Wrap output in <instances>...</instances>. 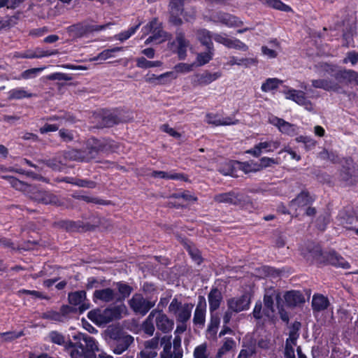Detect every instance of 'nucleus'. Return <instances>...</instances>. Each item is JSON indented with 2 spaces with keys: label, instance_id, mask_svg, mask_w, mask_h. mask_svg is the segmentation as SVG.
<instances>
[{
  "label": "nucleus",
  "instance_id": "obj_1",
  "mask_svg": "<svg viewBox=\"0 0 358 358\" xmlns=\"http://www.w3.org/2000/svg\"><path fill=\"white\" fill-rule=\"evenodd\" d=\"M73 338L75 342L69 341L66 345L67 348H73L70 352L71 358H95V353L99 351V348L93 337L78 333Z\"/></svg>",
  "mask_w": 358,
  "mask_h": 358
},
{
  "label": "nucleus",
  "instance_id": "obj_2",
  "mask_svg": "<svg viewBox=\"0 0 358 358\" xmlns=\"http://www.w3.org/2000/svg\"><path fill=\"white\" fill-rule=\"evenodd\" d=\"M124 306H117L103 310H94L88 313V317L98 324H105L114 320L120 318Z\"/></svg>",
  "mask_w": 358,
  "mask_h": 358
},
{
  "label": "nucleus",
  "instance_id": "obj_3",
  "mask_svg": "<svg viewBox=\"0 0 358 358\" xmlns=\"http://www.w3.org/2000/svg\"><path fill=\"white\" fill-rule=\"evenodd\" d=\"M327 72L332 76L333 83L337 84L339 87V92L342 90L343 85L355 83L358 85V73L354 70L345 69H334L328 66Z\"/></svg>",
  "mask_w": 358,
  "mask_h": 358
},
{
  "label": "nucleus",
  "instance_id": "obj_4",
  "mask_svg": "<svg viewBox=\"0 0 358 358\" xmlns=\"http://www.w3.org/2000/svg\"><path fill=\"white\" fill-rule=\"evenodd\" d=\"M193 308V303H182L177 298H173L169 306V312L175 316L178 322L185 324L191 317Z\"/></svg>",
  "mask_w": 358,
  "mask_h": 358
},
{
  "label": "nucleus",
  "instance_id": "obj_5",
  "mask_svg": "<svg viewBox=\"0 0 358 358\" xmlns=\"http://www.w3.org/2000/svg\"><path fill=\"white\" fill-rule=\"evenodd\" d=\"M274 301H276L277 306H279L282 301L281 292L273 287H266L264 295V313L268 318H271L275 312Z\"/></svg>",
  "mask_w": 358,
  "mask_h": 358
},
{
  "label": "nucleus",
  "instance_id": "obj_6",
  "mask_svg": "<svg viewBox=\"0 0 358 358\" xmlns=\"http://www.w3.org/2000/svg\"><path fill=\"white\" fill-rule=\"evenodd\" d=\"M339 181L345 186H350L356 182L357 179V169L351 159H346L340 170Z\"/></svg>",
  "mask_w": 358,
  "mask_h": 358
},
{
  "label": "nucleus",
  "instance_id": "obj_7",
  "mask_svg": "<svg viewBox=\"0 0 358 358\" xmlns=\"http://www.w3.org/2000/svg\"><path fill=\"white\" fill-rule=\"evenodd\" d=\"M128 303L135 313L141 315H145L155 305V301L147 300L140 294H134Z\"/></svg>",
  "mask_w": 358,
  "mask_h": 358
},
{
  "label": "nucleus",
  "instance_id": "obj_8",
  "mask_svg": "<svg viewBox=\"0 0 358 358\" xmlns=\"http://www.w3.org/2000/svg\"><path fill=\"white\" fill-rule=\"evenodd\" d=\"M110 25L112 24L110 22L103 25H90L78 23L68 27L67 32L73 37L79 38L90 32L101 31L109 27Z\"/></svg>",
  "mask_w": 358,
  "mask_h": 358
},
{
  "label": "nucleus",
  "instance_id": "obj_9",
  "mask_svg": "<svg viewBox=\"0 0 358 358\" xmlns=\"http://www.w3.org/2000/svg\"><path fill=\"white\" fill-rule=\"evenodd\" d=\"M214 201L218 203L244 206L250 202V199L247 195L243 194L229 192L215 195L214 196Z\"/></svg>",
  "mask_w": 358,
  "mask_h": 358
},
{
  "label": "nucleus",
  "instance_id": "obj_10",
  "mask_svg": "<svg viewBox=\"0 0 358 358\" xmlns=\"http://www.w3.org/2000/svg\"><path fill=\"white\" fill-rule=\"evenodd\" d=\"M145 34L151 33L152 38L157 43H160L168 39L170 36L162 29V23L157 18H154L149 24L143 27Z\"/></svg>",
  "mask_w": 358,
  "mask_h": 358
},
{
  "label": "nucleus",
  "instance_id": "obj_11",
  "mask_svg": "<svg viewBox=\"0 0 358 358\" xmlns=\"http://www.w3.org/2000/svg\"><path fill=\"white\" fill-rule=\"evenodd\" d=\"M28 196L38 203L57 206L61 205V202L56 195L46 191L38 189L34 186L31 187V192L29 194Z\"/></svg>",
  "mask_w": 358,
  "mask_h": 358
},
{
  "label": "nucleus",
  "instance_id": "obj_12",
  "mask_svg": "<svg viewBox=\"0 0 358 358\" xmlns=\"http://www.w3.org/2000/svg\"><path fill=\"white\" fill-rule=\"evenodd\" d=\"M280 145V141L278 140H271L268 141H261L256 144L252 148L246 151L247 153L258 157L263 152H273Z\"/></svg>",
  "mask_w": 358,
  "mask_h": 358
},
{
  "label": "nucleus",
  "instance_id": "obj_13",
  "mask_svg": "<svg viewBox=\"0 0 358 358\" xmlns=\"http://www.w3.org/2000/svg\"><path fill=\"white\" fill-rule=\"evenodd\" d=\"M222 76L220 72L210 73L205 71L196 73L192 77V84L194 87L208 85Z\"/></svg>",
  "mask_w": 358,
  "mask_h": 358
},
{
  "label": "nucleus",
  "instance_id": "obj_14",
  "mask_svg": "<svg viewBox=\"0 0 358 358\" xmlns=\"http://www.w3.org/2000/svg\"><path fill=\"white\" fill-rule=\"evenodd\" d=\"M173 44L177 45V53L180 59H184L187 56V50L190 43L185 37V34L180 28H178L176 31V39Z\"/></svg>",
  "mask_w": 358,
  "mask_h": 358
},
{
  "label": "nucleus",
  "instance_id": "obj_15",
  "mask_svg": "<svg viewBox=\"0 0 358 358\" xmlns=\"http://www.w3.org/2000/svg\"><path fill=\"white\" fill-rule=\"evenodd\" d=\"M210 18L213 22L222 23L228 27H239L243 24L237 17L226 13H217Z\"/></svg>",
  "mask_w": 358,
  "mask_h": 358
},
{
  "label": "nucleus",
  "instance_id": "obj_16",
  "mask_svg": "<svg viewBox=\"0 0 358 358\" xmlns=\"http://www.w3.org/2000/svg\"><path fill=\"white\" fill-rule=\"evenodd\" d=\"M287 99L292 100L299 105L303 106L308 110H313V105L307 97L303 91L296 90L294 89L289 90L285 92Z\"/></svg>",
  "mask_w": 358,
  "mask_h": 358
},
{
  "label": "nucleus",
  "instance_id": "obj_17",
  "mask_svg": "<svg viewBox=\"0 0 358 358\" xmlns=\"http://www.w3.org/2000/svg\"><path fill=\"white\" fill-rule=\"evenodd\" d=\"M250 304V298L243 294L239 297H234L227 300V307L235 313L248 310Z\"/></svg>",
  "mask_w": 358,
  "mask_h": 358
},
{
  "label": "nucleus",
  "instance_id": "obj_18",
  "mask_svg": "<svg viewBox=\"0 0 358 358\" xmlns=\"http://www.w3.org/2000/svg\"><path fill=\"white\" fill-rule=\"evenodd\" d=\"M154 320L157 329L163 333H169L173 328V320L169 319L162 310H157Z\"/></svg>",
  "mask_w": 358,
  "mask_h": 358
},
{
  "label": "nucleus",
  "instance_id": "obj_19",
  "mask_svg": "<svg viewBox=\"0 0 358 358\" xmlns=\"http://www.w3.org/2000/svg\"><path fill=\"white\" fill-rule=\"evenodd\" d=\"M198 303L194 310L193 323L199 327H203L206 322V302L203 296H199Z\"/></svg>",
  "mask_w": 358,
  "mask_h": 358
},
{
  "label": "nucleus",
  "instance_id": "obj_20",
  "mask_svg": "<svg viewBox=\"0 0 358 358\" xmlns=\"http://www.w3.org/2000/svg\"><path fill=\"white\" fill-rule=\"evenodd\" d=\"M270 123L277 127L280 132L293 136L297 134V127L295 124L286 122L283 119L272 117L269 119Z\"/></svg>",
  "mask_w": 358,
  "mask_h": 358
},
{
  "label": "nucleus",
  "instance_id": "obj_21",
  "mask_svg": "<svg viewBox=\"0 0 358 358\" xmlns=\"http://www.w3.org/2000/svg\"><path fill=\"white\" fill-rule=\"evenodd\" d=\"M70 304L77 306L80 313L84 312L90 308V304L86 301V292L83 290L71 292L69 294Z\"/></svg>",
  "mask_w": 358,
  "mask_h": 358
},
{
  "label": "nucleus",
  "instance_id": "obj_22",
  "mask_svg": "<svg viewBox=\"0 0 358 358\" xmlns=\"http://www.w3.org/2000/svg\"><path fill=\"white\" fill-rule=\"evenodd\" d=\"M125 121L121 116V113L118 110L105 111L102 115L101 125L106 127H113L115 124Z\"/></svg>",
  "mask_w": 358,
  "mask_h": 358
},
{
  "label": "nucleus",
  "instance_id": "obj_23",
  "mask_svg": "<svg viewBox=\"0 0 358 358\" xmlns=\"http://www.w3.org/2000/svg\"><path fill=\"white\" fill-rule=\"evenodd\" d=\"M208 124L215 126H228L234 125L238 123V120L232 117H226L221 118L218 114L208 113L206 116Z\"/></svg>",
  "mask_w": 358,
  "mask_h": 358
},
{
  "label": "nucleus",
  "instance_id": "obj_24",
  "mask_svg": "<svg viewBox=\"0 0 358 358\" xmlns=\"http://www.w3.org/2000/svg\"><path fill=\"white\" fill-rule=\"evenodd\" d=\"M313 201V199L306 191H302L298 196L289 203V208L292 210H297L300 207H304Z\"/></svg>",
  "mask_w": 358,
  "mask_h": 358
},
{
  "label": "nucleus",
  "instance_id": "obj_25",
  "mask_svg": "<svg viewBox=\"0 0 358 358\" xmlns=\"http://www.w3.org/2000/svg\"><path fill=\"white\" fill-rule=\"evenodd\" d=\"M311 83L315 88L322 89L327 92H339L338 85L333 83L332 79H315L312 80Z\"/></svg>",
  "mask_w": 358,
  "mask_h": 358
},
{
  "label": "nucleus",
  "instance_id": "obj_26",
  "mask_svg": "<svg viewBox=\"0 0 358 358\" xmlns=\"http://www.w3.org/2000/svg\"><path fill=\"white\" fill-rule=\"evenodd\" d=\"M100 152L99 147L96 145V138L90 139L87 144L85 150H83L84 162H89L95 159Z\"/></svg>",
  "mask_w": 358,
  "mask_h": 358
},
{
  "label": "nucleus",
  "instance_id": "obj_27",
  "mask_svg": "<svg viewBox=\"0 0 358 358\" xmlns=\"http://www.w3.org/2000/svg\"><path fill=\"white\" fill-rule=\"evenodd\" d=\"M330 303L327 297L320 294H315L312 298V308L313 312H321L326 310Z\"/></svg>",
  "mask_w": 358,
  "mask_h": 358
},
{
  "label": "nucleus",
  "instance_id": "obj_28",
  "mask_svg": "<svg viewBox=\"0 0 358 358\" xmlns=\"http://www.w3.org/2000/svg\"><path fill=\"white\" fill-rule=\"evenodd\" d=\"M326 260L332 266L348 269L350 267V264L339 254L334 251L330 252L326 256Z\"/></svg>",
  "mask_w": 358,
  "mask_h": 358
},
{
  "label": "nucleus",
  "instance_id": "obj_29",
  "mask_svg": "<svg viewBox=\"0 0 358 358\" xmlns=\"http://www.w3.org/2000/svg\"><path fill=\"white\" fill-rule=\"evenodd\" d=\"M285 301L288 306L294 307L304 302L303 296L299 291H288L284 294Z\"/></svg>",
  "mask_w": 358,
  "mask_h": 358
},
{
  "label": "nucleus",
  "instance_id": "obj_30",
  "mask_svg": "<svg viewBox=\"0 0 358 358\" xmlns=\"http://www.w3.org/2000/svg\"><path fill=\"white\" fill-rule=\"evenodd\" d=\"M93 296L95 300H100L108 303L115 299L116 293L110 288H106L95 290Z\"/></svg>",
  "mask_w": 358,
  "mask_h": 358
},
{
  "label": "nucleus",
  "instance_id": "obj_31",
  "mask_svg": "<svg viewBox=\"0 0 358 358\" xmlns=\"http://www.w3.org/2000/svg\"><path fill=\"white\" fill-rule=\"evenodd\" d=\"M234 165L232 167L234 168V169H237L238 173L239 171H242L245 174L250 173H255L258 171L257 163L255 162L254 161H249L245 162L236 161V162L234 163Z\"/></svg>",
  "mask_w": 358,
  "mask_h": 358
},
{
  "label": "nucleus",
  "instance_id": "obj_32",
  "mask_svg": "<svg viewBox=\"0 0 358 358\" xmlns=\"http://www.w3.org/2000/svg\"><path fill=\"white\" fill-rule=\"evenodd\" d=\"M133 341V337L129 335L120 338L116 341L115 345L113 346V352L117 355L122 354L128 349Z\"/></svg>",
  "mask_w": 358,
  "mask_h": 358
},
{
  "label": "nucleus",
  "instance_id": "obj_33",
  "mask_svg": "<svg viewBox=\"0 0 358 358\" xmlns=\"http://www.w3.org/2000/svg\"><path fill=\"white\" fill-rule=\"evenodd\" d=\"M3 178L6 179L9 184L15 189L23 192L25 194L29 196L31 190V185L22 182L17 178L13 176H3Z\"/></svg>",
  "mask_w": 358,
  "mask_h": 358
},
{
  "label": "nucleus",
  "instance_id": "obj_34",
  "mask_svg": "<svg viewBox=\"0 0 358 358\" xmlns=\"http://www.w3.org/2000/svg\"><path fill=\"white\" fill-rule=\"evenodd\" d=\"M209 308L210 313H213L220 306L222 296L217 288L212 289L208 294Z\"/></svg>",
  "mask_w": 358,
  "mask_h": 358
},
{
  "label": "nucleus",
  "instance_id": "obj_35",
  "mask_svg": "<svg viewBox=\"0 0 358 358\" xmlns=\"http://www.w3.org/2000/svg\"><path fill=\"white\" fill-rule=\"evenodd\" d=\"M197 39L200 41V43L206 47V48H213V43L212 42V38H213V34L211 32L206 29H200L196 31V33Z\"/></svg>",
  "mask_w": 358,
  "mask_h": 358
},
{
  "label": "nucleus",
  "instance_id": "obj_36",
  "mask_svg": "<svg viewBox=\"0 0 358 358\" xmlns=\"http://www.w3.org/2000/svg\"><path fill=\"white\" fill-rule=\"evenodd\" d=\"M8 99L9 100H19L25 98H31L33 96H35V94L29 92L23 87H16L12 89L8 92Z\"/></svg>",
  "mask_w": 358,
  "mask_h": 358
},
{
  "label": "nucleus",
  "instance_id": "obj_37",
  "mask_svg": "<svg viewBox=\"0 0 358 358\" xmlns=\"http://www.w3.org/2000/svg\"><path fill=\"white\" fill-rule=\"evenodd\" d=\"M157 313V309L152 310L146 320L143 322L142 324V329L143 331L148 334V336H152L154 334L155 328L154 325V317L155 314Z\"/></svg>",
  "mask_w": 358,
  "mask_h": 358
},
{
  "label": "nucleus",
  "instance_id": "obj_38",
  "mask_svg": "<svg viewBox=\"0 0 358 358\" xmlns=\"http://www.w3.org/2000/svg\"><path fill=\"white\" fill-rule=\"evenodd\" d=\"M96 145L101 152H115L117 148V144L111 140L96 139Z\"/></svg>",
  "mask_w": 358,
  "mask_h": 358
},
{
  "label": "nucleus",
  "instance_id": "obj_39",
  "mask_svg": "<svg viewBox=\"0 0 358 358\" xmlns=\"http://www.w3.org/2000/svg\"><path fill=\"white\" fill-rule=\"evenodd\" d=\"M123 50L122 47H115L111 49H106L101 52L97 56L91 59V61L106 60L113 57V54Z\"/></svg>",
  "mask_w": 358,
  "mask_h": 358
},
{
  "label": "nucleus",
  "instance_id": "obj_40",
  "mask_svg": "<svg viewBox=\"0 0 358 358\" xmlns=\"http://www.w3.org/2000/svg\"><path fill=\"white\" fill-rule=\"evenodd\" d=\"M162 65L160 61H148L145 57H141L136 59V66L141 69H150L159 67Z\"/></svg>",
  "mask_w": 358,
  "mask_h": 358
},
{
  "label": "nucleus",
  "instance_id": "obj_41",
  "mask_svg": "<svg viewBox=\"0 0 358 358\" xmlns=\"http://www.w3.org/2000/svg\"><path fill=\"white\" fill-rule=\"evenodd\" d=\"M236 343L233 338H227L222 347L218 350L216 358H221L227 352H229L235 346Z\"/></svg>",
  "mask_w": 358,
  "mask_h": 358
},
{
  "label": "nucleus",
  "instance_id": "obj_42",
  "mask_svg": "<svg viewBox=\"0 0 358 358\" xmlns=\"http://www.w3.org/2000/svg\"><path fill=\"white\" fill-rule=\"evenodd\" d=\"M207 51L198 54L196 60L199 66H203L208 63L212 59L214 55V48H206Z\"/></svg>",
  "mask_w": 358,
  "mask_h": 358
},
{
  "label": "nucleus",
  "instance_id": "obj_43",
  "mask_svg": "<svg viewBox=\"0 0 358 358\" xmlns=\"http://www.w3.org/2000/svg\"><path fill=\"white\" fill-rule=\"evenodd\" d=\"M282 83L281 80L278 78H268L262 85L261 90L264 92H268L271 90H275Z\"/></svg>",
  "mask_w": 358,
  "mask_h": 358
},
{
  "label": "nucleus",
  "instance_id": "obj_44",
  "mask_svg": "<svg viewBox=\"0 0 358 358\" xmlns=\"http://www.w3.org/2000/svg\"><path fill=\"white\" fill-rule=\"evenodd\" d=\"M236 161H230L219 168V171L224 176H231L232 177H238L237 169L232 167Z\"/></svg>",
  "mask_w": 358,
  "mask_h": 358
},
{
  "label": "nucleus",
  "instance_id": "obj_45",
  "mask_svg": "<svg viewBox=\"0 0 358 358\" xmlns=\"http://www.w3.org/2000/svg\"><path fill=\"white\" fill-rule=\"evenodd\" d=\"M83 155V150L72 149L64 152V157L72 161L84 162Z\"/></svg>",
  "mask_w": 358,
  "mask_h": 358
},
{
  "label": "nucleus",
  "instance_id": "obj_46",
  "mask_svg": "<svg viewBox=\"0 0 358 358\" xmlns=\"http://www.w3.org/2000/svg\"><path fill=\"white\" fill-rule=\"evenodd\" d=\"M183 6L184 0H171L169 3V13L182 14Z\"/></svg>",
  "mask_w": 358,
  "mask_h": 358
},
{
  "label": "nucleus",
  "instance_id": "obj_47",
  "mask_svg": "<svg viewBox=\"0 0 358 358\" xmlns=\"http://www.w3.org/2000/svg\"><path fill=\"white\" fill-rule=\"evenodd\" d=\"M210 313V321L208 326L207 331L211 334H215L220 324V317L216 313Z\"/></svg>",
  "mask_w": 358,
  "mask_h": 358
},
{
  "label": "nucleus",
  "instance_id": "obj_48",
  "mask_svg": "<svg viewBox=\"0 0 358 358\" xmlns=\"http://www.w3.org/2000/svg\"><path fill=\"white\" fill-rule=\"evenodd\" d=\"M23 335L22 331L15 332V331H7L3 333H0V343L4 342H10L16 338H20Z\"/></svg>",
  "mask_w": 358,
  "mask_h": 358
},
{
  "label": "nucleus",
  "instance_id": "obj_49",
  "mask_svg": "<svg viewBox=\"0 0 358 358\" xmlns=\"http://www.w3.org/2000/svg\"><path fill=\"white\" fill-rule=\"evenodd\" d=\"M152 176L154 177H159L161 178L173 179V180H185V176L180 173L169 174L165 171H153Z\"/></svg>",
  "mask_w": 358,
  "mask_h": 358
},
{
  "label": "nucleus",
  "instance_id": "obj_50",
  "mask_svg": "<svg viewBox=\"0 0 358 358\" xmlns=\"http://www.w3.org/2000/svg\"><path fill=\"white\" fill-rule=\"evenodd\" d=\"M140 25H141V23H139L138 24H137L134 27L129 28L127 31L121 32V33L115 35V38L120 41H124L129 38L133 34H135V32L139 28Z\"/></svg>",
  "mask_w": 358,
  "mask_h": 358
},
{
  "label": "nucleus",
  "instance_id": "obj_51",
  "mask_svg": "<svg viewBox=\"0 0 358 358\" xmlns=\"http://www.w3.org/2000/svg\"><path fill=\"white\" fill-rule=\"evenodd\" d=\"M263 1L268 6H270L275 9L285 11V12L291 10V8L289 6L283 3L280 0H263Z\"/></svg>",
  "mask_w": 358,
  "mask_h": 358
},
{
  "label": "nucleus",
  "instance_id": "obj_52",
  "mask_svg": "<svg viewBox=\"0 0 358 358\" xmlns=\"http://www.w3.org/2000/svg\"><path fill=\"white\" fill-rule=\"evenodd\" d=\"M227 48L243 51H246L248 49V47L244 43L237 38H229Z\"/></svg>",
  "mask_w": 358,
  "mask_h": 358
},
{
  "label": "nucleus",
  "instance_id": "obj_53",
  "mask_svg": "<svg viewBox=\"0 0 358 358\" xmlns=\"http://www.w3.org/2000/svg\"><path fill=\"white\" fill-rule=\"evenodd\" d=\"M229 64L231 65H244L245 66H248L250 64H252L255 63V60L253 59L250 58H237L236 57H230V60L229 62Z\"/></svg>",
  "mask_w": 358,
  "mask_h": 358
},
{
  "label": "nucleus",
  "instance_id": "obj_54",
  "mask_svg": "<svg viewBox=\"0 0 358 358\" xmlns=\"http://www.w3.org/2000/svg\"><path fill=\"white\" fill-rule=\"evenodd\" d=\"M116 286L123 299L128 297L133 290L131 286L124 282H119L116 284Z\"/></svg>",
  "mask_w": 358,
  "mask_h": 358
},
{
  "label": "nucleus",
  "instance_id": "obj_55",
  "mask_svg": "<svg viewBox=\"0 0 358 358\" xmlns=\"http://www.w3.org/2000/svg\"><path fill=\"white\" fill-rule=\"evenodd\" d=\"M278 164V162L276 159L273 158L266 157H264L261 158L260 163H257V169L258 171L262 170L263 169L270 167L273 164Z\"/></svg>",
  "mask_w": 358,
  "mask_h": 358
},
{
  "label": "nucleus",
  "instance_id": "obj_56",
  "mask_svg": "<svg viewBox=\"0 0 358 358\" xmlns=\"http://www.w3.org/2000/svg\"><path fill=\"white\" fill-rule=\"evenodd\" d=\"M193 355L194 358H208V355L207 354V345L206 343H203L196 347Z\"/></svg>",
  "mask_w": 358,
  "mask_h": 358
},
{
  "label": "nucleus",
  "instance_id": "obj_57",
  "mask_svg": "<svg viewBox=\"0 0 358 358\" xmlns=\"http://www.w3.org/2000/svg\"><path fill=\"white\" fill-rule=\"evenodd\" d=\"M42 317L56 322L62 321V315L60 313L55 310H48L43 313Z\"/></svg>",
  "mask_w": 358,
  "mask_h": 358
},
{
  "label": "nucleus",
  "instance_id": "obj_58",
  "mask_svg": "<svg viewBox=\"0 0 358 358\" xmlns=\"http://www.w3.org/2000/svg\"><path fill=\"white\" fill-rule=\"evenodd\" d=\"M43 69V68H33V69H27L21 73L20 78H23V79L34 78Z\"/></svg>",
  "mask_w": 358,
  "mask_h": 358
},
{
  "label": "nucleus",
  "instance_id": "obj_59",
  "mask_svg": "<svg viewBox=\"0 0 358 358\" xmlns=\"http://www.w3.org/2000/svg\"><path fill=\"white\" fill-rule=\"evenodd\" d=\"M49 337L52 343H56L57 345H63L65 343L64 336L57 331L50 332L49 334Z\"/></svg>",
  "mask_w": 358,
  "mask_h": 358
},
{
  "label": "nucleus",
  "instance_id": "obj_60",
  "mask_svg": "<svg viewBox=\"0 0 358 358\" xmlns=\"http://www.w3.org/2000/svg\"><path fill=\"white\" fill-rule=\"evenodd\" d=\"M161 344L164 345L163 350L160 354H172L171 337L164 336L161 339Z\"/></svg>",
  "mask_w": 358,
  "mask_h": 358
},
{
  "label": "nucleus",
  "instance_id": "obj_61",
  "mask_svg": "<svg viewBox=\"0 0 358 358\" xmlns=\"http://www.w3.org/2000/svg\"><path fill=\"white\" fill-rule=\"evenodd\" d=\"M48 78L50 80H65L69 81L71 80V77L64 73H55L48 76Z\"/></svg>",
  "mask_w": 358,
  "mask_h": 358
},
{
  "label": "nucleus",
  "instance_id": "obj_62",
  "mask_svg": "<svg viewBox=\"0 0 358 358\" xmlns=\"http://www.w3.org/2000/svg\"><path fill=\"white\" fill-rule=\"evenodd\" d=\"M264 310H262V304L260 301L256 302L255 308L252 311V315L256 320H260L262 318Z\"/></svg>",
  "mask_w": 358,
  "mask_h": 358
},
{
  "label": "nucleus",
  "instance_id": "obj_63",
  "mask_svg": "<svg viewBox=\"0 0 358 358\" xmlns=\"http://www.w3.org/2000/svg\"><path fill=\"white\" fill-rule=\"evenodd\" d=\"M59 136L64 142H71L74 139L73 134L71 131L67 129H60L59 131Z\"/></svg>",
  "mask_w": 358,
  "mask_h": 358
},
{
  "label": "nucleus",
  "instance_id": "obj_64",
  "mask_svg": "<svg viewBox=\"0 0 358 358\" xmlns=\"http://www.w3.org/2000/svg\"><path fill=\"white\" fill-rule=\"evenodd\" d=\"M350 62L352 65H355L358 62V52L355 51L348 52L347 57L343 59V63Z\"/></svg>",
  "mask_w": 358,
  "mask_h": 358
}]
</instances>
